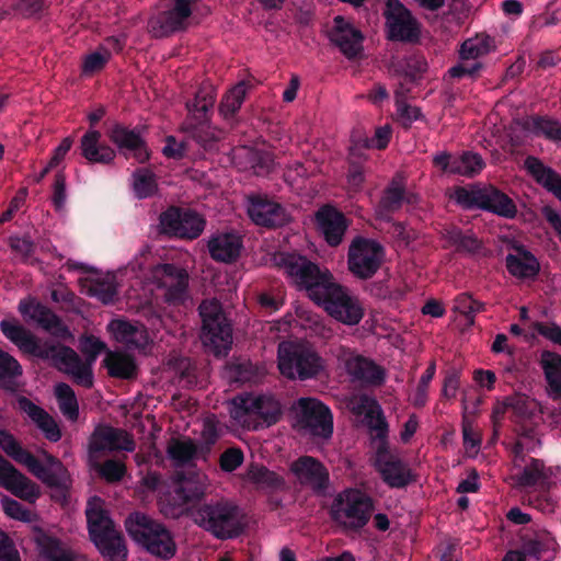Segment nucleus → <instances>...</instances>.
I'll list each match as a JSON object with an SVG mask.
<instances>
[{"instance_id": "1a4fd4ad", "label": "nucleus", "mask_w": 561, "mask_h": 561, "mask_svg": "<svg viewBox=\"0 0 561 561\" xmlns=\"http://www.w3.org/2000/svg\"><path fill=\"white\" fill-rule=\"evenodd\" d=\"M373 500L356 489L345 490L333 500L330 516L346 531H359L370 519Z\"/></svg>"}, {"instance_id": "c03bdc74", "label": "nucleus", "mask_w": 561, "mask_h": 561, "mask_svg": "<svg viewBox=\"0 0 561 561\" xmlns=\"http://www.w3.org/2000/svg\"><path fill=\"white\" fill-rule=\"evenodd\" d=\"M124 525L129 537L140 545L163 524L153 519L146 513L135 511L126 517Z\"/></svg>"}, {"instance_id": "5fc2aeb1", "label": "nucleus", "mask_w": 561, "mask_h": 561, "mask_svg": "<svg viewBox=\"0 0 561 561\" xmlns=\"http://www.w3.org/2000/svg\"><path fill=\"white\" fill-rule=\"evenodd\" d=\"M168 456L179 467L185 466L198 455V446L191 438L172 439L167 449Z\"/></svg>"}, {"instance_id": "bb28decb", "label": "nucleus", "mask_w": 561, "mask_h": 561, "mask_svg": "<svg viewBox=\"0 0 561 561\" xmlns=\"http://www.w3.org/2000/svg\"><path fill=\"white\" fill-rule=\"evenodd\" d=\"M158 273L160 274L159 287L165 289V301L170 305L183 304L188 287L187 272L175 264L164 263L160 265Z\"/></svg>"}, {"instance_id": "bf43d9fd", "label": "nucleus", "mask_w": 561, "mask_h": 561, "mask_svg": "<svg viewBox=\"0 0 561 561\" xmlns=\"http://www.w3.org/2000/svg\"><path fill=\"white\" fill-rule=\"evenodd\" d=\"M454 311L462 314L469 327L474 324V317L477 313L483 311L485 306L483 302L478 301L468 293L459 294L454 301Z\"/></svg>"}, {"instance_id": "603ef678", "label": "nucleus", "mask_w": 561, "mask_h": 561, "mask_svg": "<svg viewBox=\"0 0 561 561\" xmlns=\"http://www.w3.org/2000/svg\"><path fill=\"white\" fill-rule=\"evenodd\" d=\"M23 368L15 357L0 348V381L1 387L9 391L16 390L15 379L21 377Z\"/></svg>"}, {"instance_id": "c756f323", "label": "nucleus", "mask_w": 561, "mask_h": 561, "mask_svg": "<svg viewBox=\"0 0 561 561\" xmlns=\"http://www.w3.org/2000/svg\"><path fill=\"white\" fill-rule=\"evenodd\" d=\"M101 133L96 129L88 130L80 139V153L91 164H111L115 157V150L106 145L102 144Z\"/></svg>"}, {"instance_id": "37998d69", "label": "nucleus", "mask_w": 561, "mask_h": 561, "mask_svg": "<svg viewBox=\"0 0 561 561\" xmlns=\"http://www.w3.org/2000/svg\"><path fill=\"white\" fill-rule=\"evenodd\" d=\"M103 366L113 378L130 380L137 377L138 367L135 358L126 353L107 351Z\"/></svg>"}, {"instance_id": "f03ea898", "label": "nucleus", "mask_w": 561, "mask_h": 561, "mask_svg": "<svg viewBox=\"0 0 561 561\" xmlns=\"http://www.w3.org/2000/svg\"><path fill=\"white\" fill-rule=\"evenodd\" d=\"M215 101V88L209 83H203L195 92L194 98L185 103L187 118L184 129L205 151L217 150L220 140V136L217 134L220 130L211 129L209 126Z\"/></svg>"}, {"instance_id": "338daca9", "label": "nucleus", "mask_w": 561, "mask_h": 561, "mask_svg": "<svg viewBox=\"0 0 561 561\" xmlns=\"http://www.w3.org/2000/svg\"><path fill=\"white\" fill-rule=\"evenodd\" d=\"M243 451L238 447L227 448L219 458L220 469L225 472L237 470L243 462Z\"/></svg>"}, {"instance_id": "4d7b16f0", "label": "nucleus", "mask_w": 561, "mask_h": 561, "mask_svg": "<svg viewBox=\"0 0 561 561\" xmlns=\"http://www.w3.org/2000/svg\"><path fill=\"white\" fill-rule=\"evenodd\" d=\"M494 47V39L485 34L477 35L461 44L460 58L463 60L477 59L486 55Z\"/></svg>"}, {"instance_id": "72a5a7b5", "label": "nucleus", "mask_w": 561, "mask_h": 561, "mask_svg": "<svg viewBox=\"0 0 561 561\" xmlns=\"http://www.w3.org/2000/svg\"><path fill=\"white\" fill-rule=\"evenodd\" d=\"M16 401L19 409L27 414L49 442L56 443L61 438L57 422L43 408L24 396H20Z\"/></svg>"}, {"instance_id": "423d86ee", "label": "nucleus", "mask_w": 561, "mask_h": 561, "mask_svg": "<svg viewBox=\"0 0 561 561\" xmlns=\"http://www.w3.org/2000/svg\"><path fill=\"white\" fill-rule=\"evenodd\" d=\"M273 261L299 289L306 290L311 300L320 294L325 283L332 278L329 270H321L317 263L296 252L276 253Z\"/></svg>"}, {"instance_id": "0eeeda50", "label": "nucleus", "mask_w": 561, "mask_h": 561, "mask_svg": "<svg viewBox=\"0 0 561 561\" xmlns=\"http://www.w3.org/2000/svg\"><path fill=\"white\" fill-rule=\"evenodd\" d=\"M206 477L194 473L190 477L181 473L172 488L159 496L161 512L178 518L195 507L206 495Z\"/></svg>"}, {"instance_id": "8fccbe9b", "label": "nucleus", "mask_w": 561, "mask_h": 561, "mask_svg": "<svg viewBox=\"0 0 561 561\" xmlns=\"http://www.w3.org/2000/svg\"><path fill=\"white\" fill-rule=\"evenodd\" d=\"M248 479L259 489L267 491H277L283 489L285 481L276 472L264 466L252 463L247 472Z\"/></svg>"}, {"instance_id": "79ce46f5", "label": "nucleus", "mask_w": 561, "mask_h": 561, "mask_svg": "<svg viewBox=\"0 0 561 561\" xmlns=\"http://www.w3.org/2000/svg\"><path fill=\"white\" fill-rule=\"evenodd\" d=\"M140 546L150 554L162 560H170L176 553L174 538L164 525L148 536V539H145Z\"/></svg>"}, {"instance_id": "f704fd0d", "label": "nucleus", "mask_w": 561, "mask_h": 561, "mask_svg": "<svg viewBox=\"0 0 561 561\" xmlns=\"http://www.w3.org/2000/svg\"><path fill=\"white\" fill-rule=\"evenodd\" d=\"M209 255L216 262L232 263L240 256L242 240L232 232L213 236L207 243Z\"/></svg>"}, {"instance_id": "39448f33", "label": "nucleus", "mask_w": 561, "mask_h": 561, "mask_svg": "<svg viewBox=\"0 0 561 561\" xmlns=\"http://www.w3.org/2000/svg\"><path fill=\"white\" fill-rule=\"evenodd\" d=\"M192 516L197 526L217 539L236 538L243 531L239 507L226 500L205 503Z\"/></svg>"}, {"instance_id": "20e7f679", "label": "nucleus", "mask_w": 561, "mask_h": 561, "mask_svg": "<svg viewBox=\"0 0 561 561\" xmlns=\"http://www.w3.org/2000/svg\"><path fill=\"white\" fill-rule=\"evenodd\" d=\"M278 369L290 380L317 378L324 369L322 357L308 344L283 341L277 348Z\"/></svg>"}, {"instance_id": "9d476101", "label": "nucleus", "mask_w": 561, "mask_h": 561, "mask_svg": "<svg viewBox=\"0 0 561 561\" xmlns=\"http://www.w3.org/2000/svg\"><path fill=\"white\" fill-rule=\"evenodd\" d=\"M454 198L463 209H481L499 217L513 219L517 215L515 202L494 185L482 187H457Z\"/></svg>"}, {"instance_id": "ea45409f", "label": "nucleus", "mask_w": 561, "mask_h": 561, "mask_svg": "<svg viewBox=\"0 0 561 561\" xmlns=\"http://www.w3.org/2000/svg\"><path fill=\"white\" fill-rule=\"evenodd\" d=\"M0 448L14 461L25 466L31 473L42 471L38 459L32 453L24 449L18 439L4 428H0Z\"/></svg>"}, {"instance_id": "6e6d98bb", "label": "nucleus", "mask_w": 561, "mask_h": 561, "mask_svg": "<svg viewBox=\"0 0 561 561\" xmlns=\"http://www.w3.org/2000/svg\"><path fill=\"white\" fill-rule=\"evenodd\" d=\"M133 190L136 198L146 199L158 192L156 174L148 169H137L133 173Z\"/></svg>"}, {"instance_id": "09e8293b", "label": "nucleus", "mask_w": 561, "mask_h": 561, "mask_svg": "<svg viewBox=\"0 0 561 561\" xmlns=\"http://www.w3.org/2000/svg\"><path fill=\"white\" fill-rule=\"evenodd\" d=\"M523 128L536 136H542L552 141H561V124L547 116H530L523 123Z\"/></svg>"}, {"instance_id": "2eb2a0df", "label": "nucleus", "mask_w": 561, "mask_h": 561, "mask_svg": "<svg viewBox=\"0 0 561 561\" xmlns=\"http://www.w3.org/2000/svg\"><path fill=\"white\" fill-rule=\"evenodd\" d=\"M18 310L25 321H33L53 336L67 341L72 337L70 329L50 308L34 297L21 299Z\"/></svg>"}, {"instance_id": "f257e3e1", "label": "nucleus", "mask_w": 561, "mask_h": 561, "mask_svg": "<svg viewBox=\"0 0 561 561\" xmlns=\"http://www.w3.org/2000/svg\"><path fill=\"white\" fill-rule=\"evenodd\" d=\"M0 331L21 352L49 362L59 371L71 376L77 385L88 389L93 386L92 369L70 346L38 339L16 319L1 320Z\"/></svg>"}, {"instance_id": "052dcab7", "label": "nucleus", "mask_w": 561, "mask_h": 561, "mask_svg": "<svg viewBox=\"0 0 561 561\" xmlns=\"http://www.w3.org/2000/svg\"><path fill=\"white\" fill-rule=\"evenodd\" d=\"M88 293L92 297H96L103 304H112L117 295L114 282L110 278L91 279Z\"/></svg>"}, {"instance_id": "9b49d317", "label": "nucleus", "mask_w": 561, "mask_h": 561, "mask_svg": "<svg viewBox=\"0 0 561 561\" xmlns=\"http://www.w3.org/2000/svg\"><path fill=\"white\" fill-rule=\"evenodd\" d=\"M312 301L323 307L332 318L347 325L358 324L364 317V310L358 299L335 283L333 277L325 283L324 288Z\"/></svg>"}, {"instance_id": "e2e57ef3", "label": "nucleus", "mask_w": 561, "mask_h": 561, "mask_svg": "<svg viewBox=\"0 0 561 561\" xmlns=\"http://www.w3.org/2000/svg\"><path fill=\"white\" fill-rule=\"evenodd\" d=\"M105 350L106 344L94 335H83L80 339V351L85 355L83 364L91 369L98 356Z\"/></svg>"}, {"instance_id": "cd10ccee", "label": "nucleus", "mask_w": 561, "mask_h": 561, "mask_svg": "<svg viewBox=\"0 0 561 561\" xmlns=\"http://www.w3.org/2000/svg\"><path fill=\"white\" fill-rule=\"evenodd\" d=\"M291 471L301 484L313 491H324L329 485V471L324 465L311 456H301L291 465Z\"/></svg>"}, {"instance_id": "69168bd1", "label": "nucleus", "mask_w": 561, "mask_h": 561, "mask_svg": "<svg viewBox=\"0 0 561 561\" xmlns=\"http://www.w3.org/2000/svg\"><path fill=\"white\" fill-rule=\"evenodd\" d=\"M96 470L102 479L108 483H116L123 480L126 474V466L116 459H107L98 465Z\"/></svg>"}, {"instance_id": "4c0bfd02", "label": "nucleus", "mask_w": 561, "mask_h": 561, "mask_svg": "<svg viewBox=\"0 0 561 561\" xmlns=\"http://www.w3.org/2000/svg\"><path fill=\"white\" fill-rule=\"evenodd\" d=\"M250 84L240 81L229 89L221 98L218 105L220 117L230 126L238 123V113L248 94Z\"/></svg>"}, {"instance_id": "58836bf2", "label": "nucleus", "mask_w": 561, "mask_h": 561, "mask_svg": "<svg viewBox=\"0 0 561 561\" xmlns=\"http://www.w3.org/2000/svg\"><path fill=\"white\" fill-rule=\"evenodd\" d=\"M516 254L508 253L505 264L508 273L517 278H535L540 265L536 256L523 245L516 247Z\"/></svg>"}, {"instance_id": "f8f14e48", "label": "nucleus", "mask_w": 561, "mask_h": 561, "mask_svg": "<svg viewBox=\"0 0 561 561\" xmlns=\"http://www.w3.org/2000/svg\"><path fill=\"white\" fill-rule=\"evenodd\" d=\"M299 431L328 440L333 435V414L328 405L314 398H300L296 414Z\"/></svg>"}, {"instance_id": "13d9d810", "label": "nucleus", "mask_w": 561, "mask_h": 561, "mask_svg": "<svg viewBox=\"0 0 561 561\" xmlns=\"http://www.w3.org/2000/svg\"><path fill=\"white\" fill-rule=\"evenodd\" d=\"M55 394L62 414L69 420L76 421L79 416V407L72 388L65 382L57 383Z\"/></svg>"}, {"instance_id": "5701e85b", "label": "nucleus", "mask_w": 561, "mask_h": 561, "mask_svg": "<svg viewBox=\"0 0 561 561\" xmlns=\"http://www.w3.org/2000/svg\"><path fill=\"white\" fill-rule=\"evenodd\" d=\"M0 485L14 496L35 503L41 495L39 488L26 476L20 472L0 454Z\"/></svg>"}, {"instance_id": "2f4dec72", "label": "nucleus", "mask_w": 561, "mask_h": 561, "mask_svg": "<svg viewBox=\"0 0 561 561\" xmlns=\"http://www.w3.org/2000/svg\"><path fill=\"white\" fill-rule=\"evenodd\" d=\"M520 549L527 560L539 561L543 556L554 549V537L545 529H527L520 535Z\"/></svg>"}, {"instance_id": "dca6fc26", "label": "nucleus", "mask_w": 561, "mask_h": 561, "mask_svg": "<svg viewBox=\"0 0 561 561\" xmlns=\"http://www.w3.org/2000/svg\"><path fill=\"white\" fill-rule=\"evenodd\" d=\"M232 403L236 419L252 415L260 420V424L271 426L276 424L282 416L279 402L270 396L247 393L236 397Z\"/></svg>"}, {"instance_id": "4be33fe9", "label": "nucleus", "mask_w": 561, "mask_h": 561, "mask_svg": "<svg viewBox=\"0 0 561 561\" xmlns=\"http://www.w3.org/2000/svg\"><path fill=\"white\" fill-rule=\"evenodd\" d=\"M107 137L126 158L131 153L138 163H146L150 159L147 142L137 128L130 129L121 123H115L108 129Z\"/></svg>"}, {"instance_id": "49530a36", "label": "nucleus", "mask_w": 561, "mask_h": 561, "mask_svg": "<svg viewBox=\"0 0 561 561\" xmlns=\"http://www.w3.org/2000/svg\"><path fill=\"white\" fill-rule=\"evenodd\" d=\"M443 237L457 253L474 254L482 248L481 241L472 231H463L457 226L446 228Z\"/></svg>"}, {"instance_id": "864d4df0", "label": "nucleus", "mask_w": 561, "mask_h": 561, "mask_svg": "<svg viewBox=\"0 0 561 561\" xmlns=\"http://www.w3.org/2000/svg\"><path fill=\"white\" fill-rule=\"evenodd\" d=\"M405 198V188L402 184L393 180L382 193L378 203V213L380 216H389L398 211Z\"/></svg>"}, {"instance_id": "f3484780", "label": "nucleus", "mask_w": 561, "mask_h": 561, "mask_svg": "<svg viewBox=\"0 0 561 561\" xmlns=\"http://www.w3.org/2000/svg\"><path fill=\"white\" fill-rule=\"evenodd\" d=\"M374 467L382 481L392 489H403L415 480L408 463L391 453L390 447H376Z\"/></svg>"}, {"instance_id": "aec40b11", "label": "nucleus", "mask_w": 561, "mask_h": 561, "mask_svg": "<svg viewBox=\"0 0 561 561\" xmlns=\"http://www.w3.org/2000/svg\"><path fill=\"white\" fill-rule=\"evenodd\" d=\"M192 15L187 0H174L172 9L158 12L148 21V27L156 38L170 36L186 28V20Z\"/></svg>"}, {"instance_id": "a18cd8bd", "label": "nucleus", "mask_w": 561, "mask_h": 561, "mask_svg": "<svg viewBox=\"0 0 561 561\" xmlns=\"http://www.w3.org/2000/svg\"><path fill=\"white\" fill-rule=\"evenodd\" d=\"M525 167L535 181L554 196L561 190V175L540 159L530 156L525 160Z\"/></svg>"}, {"instance_id": "6ab92c4d", "label": "nucleus", "mask_w": 561, "mask_h": 561, "mask_svg": "<svg viewBox=\"0 0 561 561\" xmlns=\"http://www.w3.org/2000/svg\"><path fill=\"white\" fill-rule=\"evenodd\" d=\"M432 163L445 174L473 178L485 167L482 157L472 151H463L454 154L448 151H439L433 156Z\"/></svg>"}, {"instance_id": "7ed1b4c3", "label": "nucleus", "mask_w": 561, "mask_h": 561, "mask_svg": "<svg viewBox=\"0 0 561 561\" xmlns=\"http://www.w3.org/2000/svg\"><path fill=\"white\" fill-rule=\"evenodd\" d=\"M100 499L88 502L85 517L89 537L107 561H127L128 550L123 534L115 528L108 512L100 505Z\"/></svg>"}, {"instance_id": "a878e982", "label": "nucleus", "mask_w": 561, "mask_h": 561, "mask_svg": "<svg viewBox=\"0 0 561 561\" xmlns=\"http://www.w3.org/2000/svg\"><path fill=\"white\" fill-rule=\"evenodd\" d=\"M333 22L330 41L347 59L354 60L359 57L363 53V33L341 15L335 16Z\"/></svg>"}, {"instance_id": "c85d7f7f", "label": "nucleus", "mask_w": 561, "mask_h": 561, "mask_svg": "<svg viewBox=\"0 0 561 561\" xmlns=\"http://www.w3.org/2000/svg\"><path fill=\"white\" fill-rule=\"evenodd\" d=\"M358 412L365 413L366 425L373 434L374 440L377 442V447L385 446V448H388L389 424L378 401L364 397L362 404L358 407Z\"/></svg>"}, {"instance_id": "e433bc0d", "label": "nucleus", "mask_w": 561, "mask_h": 561, "mask_svg": "<svg viewBox=\"0 0 561 561\" xmlns=\"http://www.w3.org/2000/svg\"><path fill=\"white\" fill-rule=\"evenodd\" d=\"M44 456L46 462L45 465L38 460V465L42 468V471H36L37 473L32 474L39 479L47 486L59 490L65 496L68 489L67 469L55 456L46 451L44 453Z\"/></svg>"}, {"instance_id": "473e14b6", "label": "nucleus", "mask_w": 561, "mask_h": 561, "mask_svg": "<svg viewBox=\"0 0 561 561\" xmlns=\"http://www.w3.org/2000/svg\"><path fill=\"white\" fill-rule=\"evenodd\" d=\"M107 330L115 340L129 347L145 348L148 344V333L144 324L125 319H114L107 324Z\"/></svg>"}, {"instance_id": "a211bd4d", "label": "nucleus", "mask_w": 561, "mask_h": 561, "mask_svg": "<svg viewBox=\"0 0 561 561\" xmlns=\"http://www.w3.org/2000/svg\"><path fill=\"white\" fill-rule=\"evenodd\" d=\"M386 18L391 41L419 42L421 35L420 23L399 0H388Z\"/></svg>"}, {"instance_id": "7c9ffc66", "label": "nucleus", "mask_w": 561, "mask_h": 561, "mask_svg": "<svg viewBox=\"0 0 561 561\" xmlns=\"http://www.w3.org/2000/svg\"><path fill=\"white\" fill-rule=\"evenodd\" d=\"M554 470L547 467L541 459L530 458L519 474L516 476V482L522 488H539V491H549L554 484L552 478Z\"/></svg>"}, {"instance_id": "ddd939ff", "label": "nucleus", "mask_w": 561, "mask_h": 561, "mask_svg": "<svg viewBox=\"0 0 561 561\" xmlns=\"http://www.w3.org/2000/svg\"><path fill=\"white\" fill-rule=\"evenodd\" d=\"M383 257L385 249L378 241L356 237L348 248V270L357 278L369 279L380 268Z\"/></svg>"}, {"instance_id": "b1692460", "label": "nucleus", "mask_w": 561, "mask_h": 561, "mask_svg": "<svg viewBox=\"0 0 561 561\" xmlns=\"http://www.w3.org/2000/svg\"><path fill=\"white\" fill-rule=\"evenodd\" d=\"M135 442L125 430L110 425H99L89 440V453L95 455L103 451H133Z\"/></svg>"}, {"instance_id": "0e129e2a", "label": "nucleus", "mask_w": 561, "mask_h": 561, "mask_svg": "<svg viewBox=\"0 0 561 561\" xmlns=\"http://www.w3.org/2000/svg\"><path fill=\"white\" fill-rule=\"evenodd\" d=\"M230 378L236 382H256L257 368L250 360L233 363L229 366Z\"/></svg>"}, {"instance_id": "c9c22d12", "label": "nucleus", "mask_w": 561, "mask_h": 561, "mask_svg": "<svg viewBox=\"0 0 561 561\" xmlns=\"http://www.w3.org/2000/svg\"><path fill=\"white\" fill-rule=\"evenodd\" d=\"M345 366L347 374L354 380L360 381L362 383L380 386L385 381V370L373 360L364 356L356 355L350 357L346 360Z\"/></svg>"}, {"instance_id": "3c124183", "label": "nucleus", "mask_w": 561, "mask_h": 561, "mask_svg": "<svg viewBox=\"0 0 561 561\" xmlns=\"http://www.w3.org/2000/svg\"><path fill=\"white\" fill-rule=\"evenodd\" d=\"M42 556L48 561H80L79 557L65 548L60 539L53 536H43L38 540Z\"/></svg>"}, {"instance_id": "de8ad7c7", "label": "nucleus", "mask_w": 561, "mask_h": 561, "mask_svg": "<svg viewBox=\"0 0 561 561\" xmlns=\"http://www.w3.org/2000/svg\"><path fill=\"white\" fill-rule=\"evenodd\" d=\"M539 364L551 393L561 396V355L552 351H542Z\"/></svg>"}, {"instance_id": "a19ab883", "label": "nucleus", "mask_w": 561, "mask_h": 561, "mask_svg": "<svg viewBox=\"0 0 561 561\" xmlns=\"http://www.w3.org/2000/svg\"><path fill=\"white\" fill-rule=\"evenodd\" d=\"M505 408L513 412V422L520 424L523 435L530 436L531 427L526 425L538 411V403L525 394H515L505 399Z\"/></svg>"}, {"instance_id": "393cba45", "label": "nucleus", "mask_w": 561, "mask_h": 561, "mask_svg": "<svg viewBox=\"0 0 561 561\" xmlns=\"http://www.w3.org/2000/svg\"><path fill=\"white\" fill-rule=\"evenodd\" d=\"M314 220L318 231L330 247L342 243L348 221L341 210L332 205H323L317 210Z\"/></svg>"}, {"instance_id": "4468645a", "label": "nucleus", "mask_w": 561, "mask_h": 561, "mask_svg": "<svg viewBox=\"0 0 561 561\" xmlns=\"http://www.w3.org/2000/svg\"><path fill=\"white\" fill-rule=\"evenodd\" d=\"M159 224L165 234L194 240L204 231L206 221L195 210L171 206L160 214Z\"/></svg>"}, {"instance_id": "412c9836", "label": "nucleus", "mask_w": 561, "mask_h": 561, "mask_svg": "<svg viewBox=\"0 0 561 561\" xmlns=\"http://www.w3.org/2000/svg\"><path fill=\"white\" fill-rule=\"evenodd\" d=\"M248 215L255 225L267 228L282 227L290 220L285 207L260 194L249 196Z\"/></svg>"}, {"instance_id": "774afa93", "label": "nucleus", "mask_w": 561, "mask_h": 561, "mask_svg": "<svg viewBox=\"0 0 561 561\" xmlns=\"http://www.w3.org/2000/svg\"><path fill=\"white\" fill-rule=\"evenodd\" d=\"M3 512L11 518L21 520V522H30L31 520V512L25 508L20 502L13 500L9 496H3L1 500Z\"/></svg>"}, {"instance_id": "6e6552de", "label": "nucleus", "mask_w": 561, "mask_h": 561, "mask_svg": "<svg viewBox=\"0 0 561 561\" xmlns=\"http://www.w3.org/2000/svg\"><path fill=\"white\" fill-rule=\"evenodd\" d=\"M202 320L201 340L215 356H226L232 345V327L221 304L216 300H203L198 307Z\"/></svg>"}, {"instance_id": "680f3d73", "label": "nucleus", "mask_w": 561, "mask_h": 561, "mask_svg": "<svg viewBox=\"0 0 561 561\" xmlns=\"http://www.w3.org/2000/svg\"><path fill=\"white\" fill-rule=\"evenodd\" d=\"M436 373V365L434 362H432L425 371L422 374L419 383L416 386L415 392L411 399L412 404L421 409L425 407L427 402V393H428V387L431 381L433 380Z\"/></svg>"}]
</instances>
